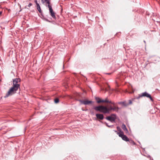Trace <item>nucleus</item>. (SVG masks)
Here are the masks:
<instances>
[{"instance_id": "obj_1", "label": "nucleus", "mask_w": 160, "mask_h": 160, "mask_svg": "<svg viewBox=\"0 0 160 160\" xmlns=\"http://www.w3.org/2000/svg\"><path fill=\"white\" fill-rule=\"evenodd\" d=\"M21 81L20 79L19 78H16L13 81V86L9 91L6 93L4 97L5 98L8 97L16 92V91L20 88V85L18 83Z\"/></svg>"}, {"instance_id": "obj_2", "label": "nucleus", "mask_w": 160, "mask_h": 160, "mask_svg": "<svg viewBox=\"0 0 160 160\" xmlns=\"http://www.w3.org/2000/svg\"><path fill=\"white\" fill-rule=\"evenodd\" d=\"M41 2L43 4H45L47 7H48L49 9V11L50 15L54 19L56 18L55 13L53 11L51 5H50V0H41Z\"/></svg>"}, {"instance_id": "obj_3", "label": "nucleus", "mask_w": 160, "mask_h": 160, "mask_svg": "<svg viewBox=\"0 0 160 160\" xmlns=\"http://www.w3.org/2000/svg\"><path fill=\"white\" fill-rule=\"evenodd\" d=\"M94 109L96 111H99L101 112L104 113V111H106L107 109L105 106H99L94 107Z\"/></svg>"}, {"instance_id": "obj_4", "label": "nucleus", "mask_w": 160, "mask_h": 160, "mask_svg": "<svg viewBox=\"0 0 160 160\" xmlns=\"http://www.w3.org/2000/svg\"><path fill=\"white\" fill-rule=\"evenodd\" d=\"M118 135L119 136L121 137L123 140L126 142L129 141L130 142L134 144V142L132 140H129L127 137L124 134L123 132H121V133H118Z\"/></svg>"}, {"instance_id": "obj_5", "label": "nucleus", "mask_w": 160, "mask_h": 160, "mask_svg": "<svg viewBox=\"0 0 160 160\" xmlns=\"http://www.w3.org/2000/svg\"><path fill=\"white\" fill-rule=\"evenodd\" d=\"M95 99L97 101L98 103H112L113 105L114 104V103L112 102L111 101H109L107 98H106L105 100H102L101 98L99 97H96Z\"/></svg>"}, {"instance_id": "obj_6", "label": "nucleus", "mask_w": 160, "mask_h": 160, "mask_svg": "<svg viewBox=\"0 0 160 160\" xmlns=\"http://www.w3.org/2000/svg\"><path fill=\"white\" fill-rule=\"evenodd\" d=\"M142 97H146L147 98H149L152 101H153V100L152 98L151 95L146 92H144L142 93L141 94H139V96L137 98H140Z\"/></svg>"}, {"instance_id": "obj_7", "label": "nucleus", "mask_w": 160, "mask_h": 160, "mask_svg": "<svg viewBox=\"0 0 160 160\" xmlns=\"http://www.w3.org/2000/svg\"><path fill=\"white\" fill-rule=\"evenodd\" d=\"M106 119L111 122H114L116 119V116L115 114H112L110 116H108L106 117Z\"/></svg>"}, {"instance_id": "obj_8", "label": "nucleus", "mask_w": 160, "mask_h": 160, "mask_svg": "<svg viewBox=\"0 0 160 160\" xmlns=\"http://www.w3.org/2000/svg\"><path fill=\"white\" fill-rule=\"evenodd\" d=\"M79 101L80 102V103L82 104H83L85 105H88L91 103L92 101H89L87 99L85 100H79Z\"/></svg>"}, {"instance_id": "obj_9", "label": "nucleus", "mask_w": 160, "mask_h": 160, "mask_svg": "<svg viewBox=\"0 0 160 160\" xmlns=\"http://www.w3.org/2000/svg\"><path fill=\"white\" fill-rule=\"evenodd\" d=\"M96 116L98 119L101 120H102L104 118L103 115L102 114H96Z\"/></svg>"}, {"instance_id": "obj_10", "label": "nucleus", "mask_w": 160, "mask_h": 160, "mask_svg": "<svg viewBox=\"0 0 160 160\" xmlns=\"http://www.w3.org/2000/svg\"><path fill=\"white\" fill-rule=\"evenodd\" d=\"M106 108L107 109L106 111H104V113H108L111 110H112V107L111 106H109L108 108H107L106 107Z\"/></svg>"}, {"instance_id": "obj_11", "label": "nucleus", "mask_w": 160, "mask_h": 160, "mask_svg": "<svg viewBox=\"0 0 160 160\" xmlns=\"http://www.w3.org/2000/svg\"><path fill=\"white\" fill-rule=\"evenodd\" d=\"M117 130L119 132H118L116 131H114L115 132L117 133V134L118 135V133H121V132H123L121 130V129L119 127H117Z\"/></svg>"}, {"instance_id": "obj_12", "label": "nucleus", "mask_w": 160, "mask_h": 160, "mask_svg": "<svg viewBox=\"0 0 160 160\" xmlns=\"http://www.w3.org/2000/svg\"><path fill=\"white\" fill-rule=\"evenodd\" d=\"M122 128L123 129V130L125 132H128V129L126 128V126L124 124H122Z\"/></svg>"}, {"instance_id": "obj_13", "label": "nucleus", "mask_w": 160, "mask_h": 160, "mask_svg": "<svg viewBox=\"0 0 160 160\" xmlns=\"http://www.w3.org/2000/svg\"><path fill=\"white\" fill-rule=\"evenodd\" d=\"M36 6H37V9L38 10V12L40 13H41L42 12V10H41V8H40V6L39 5V4H38Z\"/></svg>"}, {"instance_id": "obj_14", "label": "nucleus", "mask_w": 160, "mask_h": 160, "mask_svg": "<svg viewBox=\"0 0 160 160\" xmlns=\"http://www.w3.org/2000/svg\"><path fill=\"white\" fill-rule=\"evenodd\" d=\"M118 108L116 106H114L113 107H112V110L114 111H118Z\"/></svg>"}, {"instance_id": "obj_15", "label": "nucleus", "mask_w": 160, "mask_h": 160, "mask_svg": "<svg viewBox=\"0 0 160 160\" xmlns=\"http://www.w3.org/2000/svg\"><path fill=\"white\" fill-rule=\"evenodd\" d=\"M54 102L55 103H57L59 102V100L58 98H56L54 99Z\"/></svg>"}, {"instance_id": "obj_16", "label": "nucleus", "mask_w": 160, "mask_h": 160, "mask_svg": "<svg viewBox=\"0 0 160 160\" xmlns=\"http://www.w3.org/2000/svg\"><path fill=\"white\" fill-rule=\"evenodd\" d=\"M112 73H106V72H104L103 74H104L108 75H110Z\"/></svg>"}, {"instance_id": "obj_17", "label": "nucleus", "mask_w": 160, "mask_h": 160, "mask_svg": "<svg viewBox=\"0 0 160 160\" xmlns=\"http://www.w3.org/2000/svg\"><path fill=\"white\" fill-rule=\"evenodd\" d=\"M32 5V4L31 3H30L28 5V7H30Z\"/></svg>"}, {"instance_id": "obj_18", "label": "nucleus", "mask_w": 160, "mask_h": 160, "mask_svg": "<svg viewBox=\"0 0 160 160\" xmlns=\"http://www.w3.org/2000/svg\"><path fill=\"white\" fill-rule=\"evenodd\" d=\"M34 2H35V3H36V5H38V4H39V3H38V2L37 1V0H35L34 1Z\"/></svg>"}, {"instance_id": "obj_19", "label": "nucleus", "mask_w": 160, "mask_h": 160, "mask_svg": "<svg viewBox=\"0 0 160 160\" xmlns=\"http://www.w3.org/2000/svg\"><path fill=\"white\" fill-rule=\"evenodd\" d=\"M2 12H0V15L2 14Z\"/></svg>"}, {"instance_id": "obj_20", "label": "nucleus", "mask_w": 160, "mask_h": 160, "mask_svg": "<svg viewBox=\"0 0 160 160\" xmlns=\"http://www.w3.org/2000/svg\"><path fill=\"white\" fill-rule=\"evenodd\" d=\"M106 125H107V126H108V127H111V126H109L108 125H107V124H106Z\"/></svg>"}, {"instance_id": "obj_21", "label": "nucleus", "mask_w": 160, "mask_h": 160, "mask_svg": "<svg viewBox=\"0 0 160 160\" xmlns=\"http://www.w3.org/2000/svg\"><path fill=\"white\" fill-rule=\"evenodd\" d=\"M105 90H106V91H108V89H106Z\"/></svg>"}, {"instance_id": "obj_22", "label": "nucleus", "mask_w": 160, "mask_h": 160, "mask_svg": "<svg viewBox=\"0 0 160 160\" xmlns=\"http://www.w3.org/2000/svg\"><path fill=\"white\" fill-rule=\"evenodd\" d=\"M130 104H131V101H130Z\"/></svg>"}, {"instance_id": "obj_23", "label": "nucleus", "mask_w": 160, "mask_h": 160, "mask_svg": "<svg viewBox=\"0 0 160 160\" xmlns=\"http://www.w3.org/2000/svg\"><path fill=\"white\" fill-rule=\"evenodd\" d=\"M103 90V89H102V90Z\"/></svg>"}]
</instances>
